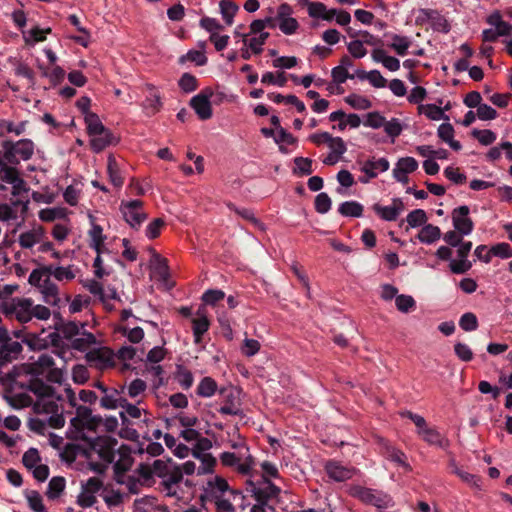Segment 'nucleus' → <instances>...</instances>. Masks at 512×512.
Listing matches in <instances>:
<instances>
[{"mask_svg": "<svg viewBox=\"0 0 512 512\" xmlns=\"http://www.w3.org/2000/svg\"><path fill=\"white\" fill-rule=\"evenodd\" d=\"M80 439L87 443L90 449L95 451L104 462L107 464L114 462L116 455L115 447L118 444L116 438L106 435L92 438L82 434Z\"/></svg>", "mask_w": 512, "mask_h": 512, "instance_id": "obj_1", "label": "nucleus"}, {"mask_svg": "<svg viewBox=\"0 0 512 512\" xmlns=\"http://www.w3.org/2000/svg\"><path fill=\"white\" fill-rule=\"evenodd\" d=\"M213 95V89L211 87H205L190 99L189 104L199 119L208 120L212 117L213 110L210 99Z\"/></svg>", "mask_w": 512, "mask_h": 512, "instance_id": "obj_2", "label": "nucleus"}, {"mask_svg": "<svg viewBox=\"0 0 512 512\" xmlns=\"http://www.w3.org/2000/svg\"><path fill=\"white\" fill-rule=\"evenodd\" d=\"M349 494L366 504L374 505L378 508L385 507L388 501L387 495L360 485L351 486L349 488Z\"/></svg>", "mask_w": 512, "mask_h": 512, "instance_id": "obj_3", "label": "nucleus"}, {"mask_svg": "<svg viewBox=\"0 0 512 512\" xmlns=\"http://www.w3.org/2000/svg\"><path fill=\"white\" fill-rule=\"evenodd\" d=\"M142 206L143 202L137 199L121 205L125 221L134 229H138L147 219V214L142 211Z\"/></svg>", "mask_w": 512, "mask_h": 512, "instance_id": "obj_4", "label": "nucleus"}, {"mask_svg": "<svg viewBox=\"0 0 512 512\" xmlns=\"http://www.w3.org/2000/svg\"><path fill=\"white\" fill-rule=\"evenodd\" d=\"M470 209L462 205L452 211V221L455 230L461 235H469L474 229V223L468 216Z\"/></svg>", "mask_w": 512, "mask_h": 512, "instance_id": "obj_5", "label": "nucleus"}, {"mask_svg": "<svg viewBox=\"0 0 512 512\" xmlns=\"http://www.w3.org/2000/svg\"><path fill=\"white\" fill-rule=\"evenodd\" d=\"M32 305L33 301L31 299H19L16 304L4 307L3 312L6 315L15 314L19 322L27 323L32 319Z\"/></svg>", "mask_w": 512, "mask_h": 512, "instance_id": "obj_6", "label": "nucleus"}, {"mask_svg": "<svg viewBox=\"0 0 512 512\" xmlns=\"http://www.w3.org/2000/svg\"><path fill=\"white\" fill-rule=\"evenodd\" d=\"M374 212L385 221H395L398 216L404 211V202L400 198H393L390 206H382L375 203L372 206Z\"/></svg>", "mask_w": 512, "mask_h": 512, "instance_id": "obj_7", "label": "nucleus"}, {"mask_svg": "<svg viewBox=\"0 0 512 512\" xmlns=\"http://www.w3.org/2000/svg\"><path fill=\"white\" fill-rule=\"evenodd\" d=\"M325 472L332 480L344 482L353 477L355 469L342 465L340 462L330 460L325 465Z\"/></svg>", "mask_w": 512, "mask_h": 512, "instance_id": "obj_8", "label": "nucleus"}, {"mask_svg": "<svg viewBox=\"0 0 512 512\" xmlns=\"http://www.w3.org/2000/svg\"><path fill=\"white\" fill-rule=\"evenodd\" d=\"M23 347L19 341H10L0 344V369L17 360Z\"/></svg>", "mask_w": 512, "mask_h": 512, "instance_id": "obj_9", "label": "nucleus"}, {"mask_svg": "<svg viewBox=\"0 0 512 512\" xmlns=\"http://www.w3.org/2000/svg\"><path fill=\"white\" fill-rule=\"evenodd\" d=\"M192 330L195 344L202 342L203 335L210 327V321L207 318L205 307H200L197 310L196 317L192 318Z\"/></svg>", "mask_w": 512, "mask_h": 512, "instance_id": "obj_10", "label": "nucleus"}, {"mask_svg": "<svg viewBox=\"0 0 512 512\" xmlns=\"http://www.w3.org/2000/svg\"><path fill=\"white\" fill-rule=\"evenodd\" d=\"M119 138L115 136L109 129H105L103 134H95L91 137L90 147L93 152L100 153L110 145H116Z\"/></svg>", "mask_w": 512, "mask_h": 512, "instance_id": "obj_11", "label": "nucleus"}, {"mask_svg": "<svg viewBox=\"0 0 512 512\" xmlns=\"http://www.w3.org/2000/svg\"><path fill=\"white\" fill-rule=\"evenodd\" d=\"M118 453L120 459L113 465L114 474L125 475V473L131 469L134 462L131 456V449L128 445L122 444L118 449Z\"/></svg>", "mask_w": 512, "mask_h": 512, "instance_id": "obj_12", "label": "nucleus"}, {"mask_svg": "<svg viewBox=\"0 0 512 512\" xmlns=\"http://www.w3.org/2000/svg\"><path fill=\"white\" fill-rule=\"evenodd\" d=\"M264 482L267 484V487L265 489H261L258 487H254V489H251L252 496L255 498V500L262 504L267 505L268 501L272 497H277L280 493V488L276 486L274 483H272L267 477H264Z\"/></svg>", "mask_w": 512, "mask_h": 512, "instance_id": "obj_13", "label": "nucleus"}, {"mask_svg": "<svg viewBox=\"0 0 512 512\" xmlns=\"http://www.w3.org/2000/svg\"><path fill=\"white\" fill-rule=\"evenodd\" d=\"M55 323L54 328L56 331L62 333L63 337L72 340L73 337L80 334V327L76 322H65L59 313L54 314Z\"/></svg>", "mask_w": 512, "mask_h": 512, "instance_id": "obj_14", "label": "nucleus"}, {"mask_svg": "<svg viewBox=\"0 0 512 512\" xmlns=\"http://www.w3.org/2000/svg\"><path fill=\"white\" fill-rule=\"evenodd\" d=\"M380 444H381L382 454L387 459H389L390 461H393V462L397 463L398 465H401L405 468H409V465L406 463V456L401 450L395 448L388 441H385L383 439L381 440Z\"/></svg>", "mask_w": 512, "mask_h": 512, "instance_id": "obj_15", "label": "nucleus"}, {"mask_svg": "<svg viewBox=\"0 0 512 512\" xmlns=\"http://www.w3.org/2000/svg\"><path fill=\"white\" fill-rule=\"evenodd\" d=\"M389 161L386 158H379L378 160L369 159L361 167V171L368 176V178H376L377 171L385 172L389 169Z\"/></svg>", "mask_w": 512, "mask_h": 512, "instance_id": "obj_16", "label": "nucleus"}, {"mask_svg": "<svg viewBox=\"0 0 512 512\" xmlns=\"http://www.w3.org/2000/svg\"><path fill=\"white\" fill-rule=\"evenodd\" d=\"M441 237V230L438 226L425 224L417 234V239L424 244H432Z\"/></svg>", "mask_w": 512, "mask_h": 512, "instance_id": "obj_17", "label": "nucleus"}, {"mask_svg": "<svg viewBox=\"0 0 512 512\" xmlns=\"http://www.w3.org/2000/svg\"><path fill=\"white\" fill-rule=\"evenodd\" d=\"M41 291L44 295V300L47 304L58 305L60 298L58 297V287L53 283L50 278H44L41 285Z\"/></svg>", "mask_w": 512, "mask_h": 512, "instance_id": "obj_18", "label": "nucleus"}, {"mask_svg": "<svg viewBox=\"0 0 512 512\" xmlns=\"http://www.w3.org/2000/svg\"><path fill=\"white\" fill-rule=\"evenodd\" d=\"M142 106H143L144 110L146 111L147 115H154L161 109L162 102H161L160 96L157 94L155 88H153V87L150 88L149 95L143 101Z\"/></svg>", "mask_w": 512, "mask_h": 512, "instance_id": "obj_19", "label": "nucleus"}, {"mask_svg": "<svg viewBox=\"0 0 512 512\" xmlns=\"http://www.w3.org/2000/svg\"><path fill=\"white\" fill-rule=\"evenodd\" d=\"M363 210V205L357 201H345L338 208V212L344 217H361Z\"/></svg>", "mask_w": 512, "mask_h": 512, "instance_id": "obj_20", "label": "nucleus"}, {"mask_svg": "<svg viewBox=\"0 0 512 512\" xmlns=\"http://www.w3.org/2000/svg\"><path fill=\"white\" fill-rule=\"evenodd\" d=\"M218 411L224 415L239 416L243 414L240 403L235 400V396L232 392L225 395L224 405L221 406Z\"/></svg>", "mask_w": 512, "mask_h": 512, "instance_id": "obj_21", "label": "nucleus"}, {"mask_svg": "<svg viewBox=\"0 0 512 512\" xmlns=\"http://www.w3.org/2000/svg\"><path fill=\"white\" fill-rule=\"evenodd\" d=\"M85 123L87 128V133L90 137L95 134H103L105 129H107L101 122L99 116L95 113H87L85 116Z\"/></svg>", "mask_w": 512, "mask_h": 512, "instance_id": "obj_22", "label": "nucleus"}, {"mask_svg": "<svg viewBox=\"0 0 512 512\" xmlns=\"http://www.w3.org/2000/svg\"><path fill=\"white\" fill-rule=\"evenodd\" d=\"M419 436L429 445L443 447L446 443L445 438L435 428L427 426Z\"/></svg>", "mask_w": 512, "mask_h": 512, "instance_id": "obj_23", "label": "nucleus"}, {"mask_svg": "<svg viewBox=\"0 0 512 512\" xmlns=\"http://www.w3.org/2000/svg\"><path fill=\"white\" fill-rule=\"evenodd\" d=\"M66 486V480L62 476L53 477L49 483L46 495L49 499L54 500L57 499L61 493L64 491Z\"/></svg>", "mask_w": 512, "mask_h": 512, "instance_id": "obj_24", "label": "nucleus"}, {"mask_svg": "<svg viewBox=\"0 0 512 512\" xmlns=\"http://www.w3.org/2000/svg\"><path fill=\"white\" fill-rule=\"evenodd\" d=\"M29 390L38 397H53L55 389L47 385L41 379H34L30 382Z\"/></svg>", "mask_w": 512, "mask_h": 512, "instance_id": "obj_25", "label": "nucleus"}, {"mask_svg": "<svg viewBox=\"0 0 512 512\" xmlns=\"http://www.w3.org/2000/svg\"><path fill=\"white\" fill-rule=\"evenodd\" d=\"M91 415V408L84 405H79L78 407H76V416L71 419L70 424L76 430L81 431L84 429V421L90 418Z\"/></svg>", "mask_w": 512, "mask_h": 512, "instance_id": "obj_26", "label": "nucleus"}, {"mask_svg": "<svg viewBox=\"0 0 512 512\" xmlns=\"http://www.w3.org/2000/svg\"><path fill=\"white\" fill-rule=\"evenodd\" d=\"M107 172L110 178V181L115 187H121L123 185V178L120 174V170L118 167V163L114 156L110 155L107 161Z\"/></svg>", "mask_w": 512, "mask_h": 512, "instance_id": "obj_27", "label": "nucleus"}, {"mask_svg": "<svg viewBox=\"0 0 512 512\" xmlns=\"http://www.w3.org/2000/svg\"><path fill=\"white\" fill-rule=\"evenodd\" d=\"M217 391V383L211 377H204L197 386L196 393L201 397H211Z\"/></svg>", "mask_w": 512, "mask_h": 512, "instance_id": "obj_28", "label": "nucleus"}, {"mask_svg": "<svg viewBox=\"0 0 512 512\" xmlns=\"http://www.w3.org/2000/svg\"><path fill=\"white\" fill-rule=\"evenodd\" d=\"M219 6L225 23L231 25L235 14L239 10V6L231 0H221Z\"/></svg>", "mask_w": 512, "mask_h": 512, "instance_id": "obj_29", "label": "nucleus"}, {"mask_svg": "<svg viewBox=\"0 0 512 512\" xmlns=\"http://www.w3.org/2000/svg\"><path fill=\"white\" fill-rule=\"evenodd\" d=\"M391 39L392 43L390 44V48H392L399 56L406 55L407 50L411 45L410 39L407 36L398 34H392Z\"/></svg>", "mask_w": 512, "mask_h": 512, "instance_id": "obj_30", "label": "nucleus"}, {"mask_svg": "<svg viewBox=\"0 0 512 512\" xmlns=\"http://www.w3.org/2000/svg\"><path fill=\"white\" fill-rule=\"evenodd\" d=\"M14 148L22 160H29L34 153V144L30 139H21L14 142Z\"/></svg>", "mask_w": 512, "mask_h": 512, "instance_id": "obj_31", "label": "nucleus"}, {"mask_svg": "<svg viewBox=\"0 0 512 512\" xmlns=\"http://www.w3.org/2000/svg\"><path fill=\"white\" fill-rule=\"evenodd\" d=\"M418 162L413 157L400 158L393 169V174L401 172L402 174H409L417 170Z\"/></svg>", "mask_w": 512, "mask_h": 512, "instance_id": "obj_32", "label": "nucleus"}, {"mask_svg": "<svg viewBox=\"0 0 512 512\" xmlns=\"http://www.w3.org/2000/svg\"><path fill=\"white\" fill-rule=\"evenodd\" d=\"M89 236L91 238L90 247L95 249L98 254H101L102 247L104 244L105 236L103 235V229L100 225H93L92 229L89 231Z\"/></svg>", "mask_w": 512, "mask_h": 512, "instance_id": "obj_33", "label": "nucleus"}, {"mask_svg": "<svg viewBox=\"0 0 512 512\" xmlns=\"http://www.w3.org/2000/svg\"><path fill=\"white\" fill-rule=\"evenodd\" d=\"M4 399L6 402L13 407L14 409H21L24 407H28L32 404V398L26 393H20L15 396H9L4 394Z\"/></svg>", "mask_w": 512, "mask_h": 512, "instance_id": "obj_34", "label": "nucleus"}, {"mask_svg": "<svg viewBox=\"0 0 512 512\" xmlns=\"http://www.w3.org/2000/svg\"><path fill=\"white\" fill-rule=\"evenodd\" d=\"M427 215L426 212L423 209H415L411 211L407 217L406 221L408 223V226L406 227V231L409 230V228H415L422 225H425L427 222Z\"/></svg>", "mask_w": 512, "mask_h": 512, "instance_id": "obj_35", "label": "nucleus"}, {"mask_svg": "<svg viewBox=\"0 0 512 512\" xmlns=\"http://www.w3.org/2000/svg\"><path fill=\"white\" fill-rule=\"evenodd\" d=\"M322 136L324 137L325 143L329 145L334 154L341 156L346 152L347 148L342 138L333 137L328 132H323Z\"/></svg>", "mask_w": 512, "mask_h": 512, "instance_id": "obj_36", "label": "nucleus"}, {"mask_svg": "<svg viewBox=\"0 0 512 512\" xmlns=\"http://www.w3.org/2000/svg\"><path fill=\"white\" fill-rule=\"evenodd\" d=\"M418 109L431 120H449V117L443 112L442 108L435 104L420 105Z\"/></svg>", "mask_w": 512, "mask_h": 512, "instance_id": "obj_37", "label": "nucleus"}, {"mask_svg": "<svg viewBox=\"0 0 512 512\" xmlns=\"http://www.w3.org/2000/svg\"><path fill=\"white\" fill-rule=\"evenodd\" d=\"M1 146L4 149L3 159L10 165H18L20 163V160L17 157L19 154H17L16 149L14 148V142L11 140H5L2 142Z\"/></svg>", "mask_w": 512, "mask_h": 512, "instance_id": "obj_38", "label": "nucleus"}, {"mask_svg": "<svg viewBox=\"0 0 512 512\" xmlns=\"http://www.w3.org/2000/svg\"><path fill=\"white\" fill-rule=\"evenodd\" d=\"M345 102L358 110H367L372 107V102L369 99L357 94H350L345 98Z\"/></svg>", "mask_w": 512, "mask_h": 512, "instance_id": "obj_39", "label": "nucleus"}, {"mask_svg": "<svg viewBox=\"0 0 512 512\" xmlns=\"http://www.w3.org/2000/svg\"><path fill=\"white\" fill-rule=\"evenodd\" d=\"M29 507L35 512H45L42 497L36 490H27L25 492Z\"/></svg>", "mask_w": 512, "mask_h": 512, "instance_id": "obj_40", "label": "nucleus"}, {"mask_svg": "<svg viewBox=\"0 0 512 512\" xmlns=\"http://www.w3.org/2000/svg\"><path fill=\"white\" fill-rule=\"evenodd\" d=\"M178 85L180 87V89L185 92V93H191V92H194L198 86H199V83H198V79L190 74V73H184L179 81H178Z\"/></svg>", "mask_w": 512, "mask_h": 512, "instance_id": "obj_41", "label": "nucleus"}, {"mask_svg": "<svg viewBox=\"0 0 512 512\" xmlns=\"http://www.w3.org/2000/svg\"><path fill=\"white\" fill-rule=\"evenodd\" d=\"M174 464L172 458H168L167 461L155 460L152 465L153 474L159 478H166Z\"/></svg>", "mask_w": 512, "mask_h": 512, "instance_id": "obj_42", "label": "nucleus"}, {"mask_svg": "<svg viewBox=\"0 0 512 512\" xmlns=\"http://www.w3.org/2000/svg\"><path fill=\"white\" fill-rule=\"evenodd\" d=\"M312 159L304 157L294 158L295 168L293 169L294 174L310 175L313 172Z\"/></svg>", "mask_w": 512, "mask_h": 512, "instance_id": "obj_43", "label": "nucleus"}, {"mask_svg": "<svg viewBox=\"0 0 512 512\" xmlns=\"http://www.w3.org/2000/svg\"><path fill=\"white\" fill-rule=\"evenodd\" d=\"M225 298V293L220 289H209L202 294L204 305L215 306Z\"/></svg>", "mask_w": 512, "mask_h": 512, "instance_id": "obj_44", "label": "nucleus"}, {"mask_svg": "<svg viewBox=\"0 0 512 512\" xmlns=\"http://www.w3.org/2000/svg\"><path fill=\"white\" fill-rule=\"evenodd\" d=\"M395 304L400 312L408 313L416 307L414 298L410 295H398L395 299Z\"/></svg>", "mask_w": 512, "mask_h": 512, "instance_id": "obj_45", "label": "nucleus"}, {"mask_svg": "<svg viewBox=\"0 0 512 512\" xmlns=\"http://www.w3.org/2000/svg\"><path fill=\"white\" fill-rule=\"evenodd\" d=\"M22 343H25L31 350H42L47 347V341L45 339L40 338L36 334L28 333L22 339Z\"/></svg>", "mask_w": 512, "mask_h": 512, "instance_id": "obj_46", "label": "nucleus"}, {"mask_svg": "<svg viewBox=\"0 0 512 512\" xmlns=\"http://www.w3.org/2000/svg\"><path fill=\"white\" fill-rule=\"evenodd\" d=\"M459 326L464 331H474L478 328V319L474 313L466 312L460 317Z\"/></svg>", "mask_w": 512, "mask_h": 512, "instance_id": "obj_47", "label": "nucleus"}, {"mask_svg": "<svg viewBox=\"0 0 512 512\" xmlns=\"http://www.w3.org/2000/svg\"><path fill=\"white\" fill-rule=\"evenodd\" d=\"M471 135L476 138L482 145H491L496 140V134L489 129L478 130L473 129Z\"/></svg>", "mask_w": 512, "mask_h": 512, "instance_id": "obj_48", "label": "nucleus"}, {"mask_svg": "<svg viewBox=\"0 0 512 512\" xmlns=\"http://www.w3.org/2000/svg\"><path fill=\"white\" fill-rule=\"evenodd\" d=\"M384 131L392 138V142L397 138L403 131V126L399 119L392 118L390 121H385Z\"/></svg>", "mask_w": 512, "mask_h": 512, "instance_id": "obj_49", "label": "nucleus"}, {"mask_svg": "<svg viewBox=\"0 0 512 512\" xmlns=\"http://www.w3.org/2000/svg\"><path fill=\"white\" fill-rule=\"evenodd\" d=\"M332 201L325 192L318 194L315 198V210L320 214H325L331 209Z\"/></svg>", "mask_w": 512, "mask_h": 512, "instance_id": "obj_50", "label": "nucleus"}, {"mask_svg": "<svg viewBox=\"0 0 512 512\" xmlns=\"http://www.w3.org/2000/svg\"><path fill=\"white\" fill-rule=\"evenodd\" d=\"M247 452H248V449H246V452L239 451V452H237V454L232 453V452H223L220 455L221 463L224 466H228V467L236 466L240 461H242L243 456H245V454H247Z\"/></svg>", "mask_w": 512, "mask_h": 512, "instance_id": "obj_51", "label": "nucleus"}, {"mask_svg": "<svg viewBox=\"0 0 512 512\" xmlns=\"http://www.w3.org/2000/svg\"><path fill=\"white\" fill-rule=\"evenodd\" d=\"M195 62L198 66H203L207 63V57L205 54L198 50H190L187 54L180 57L179 62L184 63L185 61Z\"/></svg>", "mask_w": 512, "mask_h": 512, "instance_id": "obj_52", "label": "nucleus"}, {"mask_svg": "<svg viewBox=\"0 0 512 512\" xmlns=\"http://www.w3.org/2000/svg\"><path fill=\"white\" fill-rule=\"evenodd\" d=\"M385 117L382 116L379 112H369L366 115V119L364 121V125L367 127H371L373 129H379L381 127H384L385 124Z\"/></svg>", "mask_w": 512, "mask_h": 512, "instance_id": "obj_53", "label": "nucleus"}, {"mask_svg": "<svg viewBox=\"0 0 512 512\" xmlns=\"http://www.w3.org/2000/svg\"><path fill=\"white\" fill-rule=\"evenodd\" d=\"M20 178L18 170L13 166L3 165L0 169V180L8 184L14 183Z\"/></svg>", "mask_w": 512, "mask_h": 512, "instance_id": "obj_54", "label": "nucleus"}, {"mask_svg": "<svg viewBox=\"0 0 512 512\" xmlns=\"http://www.w3.org/2000/svg\"><path fill=\"white\" fill-rule=\"evenodd\" d=\"M120 395V391L112 388L109 392L105 393L100 399V405L105 409H116L117 396Z\"/></svg>", "mask_w": 512, "mask_h": 512, "instance_id": "obj_55", "label": "nucleus"}, {"mask_svg": "<svg viewBox=\"0 0 512 512\" xmlns=\"http://www.w3.org/2000/svg\"><path fill=\"white\" fill-rule=\"evenodd\" d=\"M41 458L36 448H29L22 457V463L27 469H32L40 462Z\"/></svg>", "mask_w": 512, "mask_h": 512, "instance_id": "obj_56", "label": "nucleus"}, {"mask_svg": "<svg viewBox=\"0 0 512 512\" xmlns=\"http://www.w3.org/2000/svg\"><path fill=\"white\" fill-rule=\"evenodd\" d=\"M444 176L452 181L453 183L459 185L466 182L467 177L465 174L459 171V168H454L452 166H448L444 169Z\"/></svg>", "mask_w": 512, "mask_h": 512, "instance_id": "obj_57", "label": "nucleus"}, {"mask_svg": "<svg viewBox=\"0 0 512 512\" xmlns=\"http://www.w3.org/2000/svg\"><path fill=\"white\" fill-rule=\"evenodd\" d=\"M490 253L491 255L507 259L512 257V248L508 243L501 242L492 246L490 249Z\"/></svg>", "mask_w": 512, "mask_h": 512, "instance_id": "obj_58", "label": "nucleus"}, {"mask_svg": "<svg viewBox=\"0 0 512 512\" xmlns=\"http://www.w3.org/2000/svg\"><path fill=\"white\" fill-rule=\"evenodd\" d=\"M80 447L76 444L67 443L61 452V459L67 463H73L76 460Z\"/></svg>", "mask_w": 512, "mask_h": 512, "instance_id": "obj_59", "label": "nucleus"}, {"mask_svg": "<svg viewBox=\"0 0 512 512\" xmlns=\"http://www.w3.org/2000/svg\"><path fill=\"white\" fill-rule=\"evenodd\" d=\"M43 76L48 77L51 83L55 86L64 80L65 71L60 66H55L50 72L47 69H44Z\"/></svg>", "mask_w": 512, "mask_h": 512, "instance_id": "obj_60", "label": "nucleus"}, {"mask_svg": "<svg viewBox=\"0 0 512 512\" xmlns=\"http://www.w3.org/2000/svg\"><path fill=\"white\" fill-rule=\"evenodd\" d=\"M333 81L337 84L345 83L347 79H353L354 75L349 74L344 66H336L331 71Z\"/></svg>", "mask_w": 512, "mask_h": 512, "instance_id": "obj_61", "label": "nucleus"}, {"mask_svg": "<svg viewBox=\"0 0 512 512\" xmlns=\"http://www.w3.org/2000/svg\"><path fill=\"white\" fill-rule=\"evenodd\" d=\"M279 29L286 35L294 34L299 28V23L295 18H286L279 21Z\"/></svg>", "mask_w": 512, "mask_h": 512, "instance_id": "obj_62", "label": "nucleus"}, {"mask_svg": "<svg viewBox=\"0 0 512 512\" xmlns=\"http://www.w3.org/2000/svg\"><path fill=\"white\" fill-rule=\"evenodd\" d=\"M216 465V459L209 453L204 454L201 457V465L198 468V474H208L213 472V468Z\"/></svg>", "mask_w": 512, "mask_h": 512, "instance_id": "obj_63", "label": "nucleus"}, {"mask_svg": "<svg viewBox=\"0 0 512 512\" xmlns=\"http://www.w3.org/2000/svg\"><path fill=\"white\" fill-rule=\"evenodd\" d=\"M165 225V222L161 218H156L148 224L146 227V236L149 239H155L160 235L161 228Z\"/></svg>", "mask_w": 512, "mask_h": 512, "instance_id": "obj_64", "label": "nucleus"}]
</instances>
